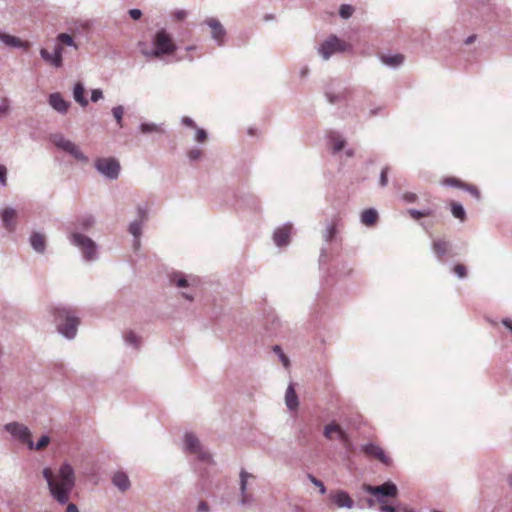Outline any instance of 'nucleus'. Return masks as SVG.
Masks as SVG:
<instances>
[{
  "mask_svg": "<svg viewBox=\"0 0 512 512\" xmlns=\"http://www.w3.org/2000/svg\"><path fill=\"white\" fill-rule=\"evenodd\" d=\"M0 184L4 187L7 185V169L3 165H0Z\"/></svg>",
  "mask_w": 512,
  "mask_h": 512,
  "instance_id": "53",
  "label": "nucleus"
},
{
  "mask_svg": "<svg viewBox=\"0 0 512 512\" xmlns=\"http://www.w3.org/2000/svg\"><path fill=\"white\" fill-rule=\"evenodd\" d=\"M207 139V132L202 128H196L195 140L204 142Z\"/></svg>",
  "mask_w": 512,
  "mask_h": 512,
  "instance_id": "50",
  "label": "nucleus"
},
{
  "mask_svg": "<svg viewBox=\"0 0 512 512\" xmlns=\"http://www.w3.org/2000/svg\"><path fill=\"white\" fill-rule=\"evenodd\" d=\"M291 231L292 225L290 223H286L283 226L278 227L273 234L275 244L279 247L287 245L290 240Z\"/></svg>",
  "mask_w": 512,
  "mask_h": 512,
  "instance_id": "17",
  "label": "nucleus"
},
{
  "mask_svg": "<svg viewBox=\"0 0 512 512\" xmlns=\"http://www.w3.org/2000/svg\"><path fill=\"white\" fill-rule=\"evenodd\" d=\"M68 154L81 163L86 164L89 161V158L82 152L78 145L72 148V150L69 151Z\"/></svg>",
  "mask_w": 512,
  "mask_h": 512,
  "instance_id": "38",
  "label": "nucleus"
},
{
  "mask_svg": "<svg viewBox=\"0 0 512 512\" xmlns=\"http://www.w3.org/2000/svg\"><path fill=\"white\" fill-rule=\"evenodd\" d=\"M361 450L369 457L378 459L385 465L391 464V459L386 455L385 451L374 443H367L362 446Z\"/></svg>",
  "mask_w": 512,
  "mask_h": 512,
  "instance_id": "15",
  "label": "nucleus"
},
{
  "mask_svg": "<svg viewBox=\"0 0 512 512\" xmlns=\"http://www.w3.org/2000/svg\"><path fill=\"white\" fill-rule=\"evenodd\" d=\"M279 326H280V320L278 319V317L273 316L271 319V326L268 327V330L271 334H275V333H277V329Z\"/></svg>",
  "mask_w": 512,
  "mask_h": 512,
  "instance_id": "51",
  "label": "nucleus"
},
{
  "mask_svg": "<svg viewBox=\"0 0 512 512\" xmlns=\"http://www.w3.org/2000/svg\"><path fill=\"white\" fill-rule=\"evenodd\" d=\"M142 223L141 221L134 220L130 223L128 231L134 237V246L138 248L140 246V236L142 234Z\"/></svg>",
  "mask_w": 512,
  "mask_h": 512,
  "instance_id": "31",
  "label": "nucleus"
},
{
  "mask_svg": "<svg viewBox=\"0 0 512 512\" xmlns=\"http://www.w3.org/2000/svg\"><path fill=\"white\" fill-rule=\"evenodd\" d=\"M148 218V205H138L137 206V219L138 221L144 222Z\"/></svg>",
  "mask_w": 512,
  "mask_h": 512,
  "instance_id": "42",
  "label": "nucleus"
},
{
  "mask_svg": "<svg viewBox=\"0 0 512 512\" xmlns=\"http://www.w3.org/2000/svg\"><path fill=\"white\" fill-rule=\"evenodd\" d=\"M453 272L458 278H465L467 276V269L463 264H456L453 267Z\"/></svg>",
  "mask_w": 512,
  "mask_h": 512,
  "instance_id": "45",
  "label": "nucleus"
},
{
  "mask_svg": "<svg viewBox=\"0 0 512 512\" xmlns=\"http://www.w3.org/2000/svg\"><path fill=\"white\" fill-rule=\"evenodd\" d=\"M63 52V45L56 41L53 52H49L47 49L41 48L40 56L48 65L54 68H61L63 66Z\"/></svg>",
  "mask_w": 512,
  "mask_h": 512,
  "instance_id": "9",
  "label": "nucleus"
},
{
  "mask_svg": "<svg viewBox=\"0 0 512 512\" xmlns=\"http://www.w3.org/2000/svg\"><path fill=\"white\" fill-rule=\"evenodd\" d=\"M404 199H405L406 201H408V202H414V201H415V199H416V195H415V194H411V193H410V194H406V195L404 196Z\"/></svg>",
  "mask_w": 512,
  "mask_h": 512,
  "instance_id": "64",
  "label": "nucleus"
},
{
  "mask_svg": "<svg viewBox=\"0 0 512 512\" xmlns=\"http://www.w3.org/2000/svg\"><path fill=\"white\" fill-rule=\"evenodd\" d=\"M9 111V101L3 98L0 102V114H6Z\"/></svg>",
  "mask_w": 512,
  "mask_h": 512,
  "instance_id": "57",
  "label": "nucleus"
},
{
  "mask_svg": "<svg viewBox=\"0 0 512 512\" xmlns=\"http://www.w3.org/2000/svg\"><path fill=\"white\" fill-rule=\"evenodd\" d=\"M43 477L47 482L52 498L61 505L67 504L76 483L73 467L65 462L60 466L56 475L53 474L50 468H44Z\"/></svg>",
  "mask_w": 512,
  "mask_h": 512,
  "instance_id": "1",
  "label": "nucleus"
},
{
  "mask_svg": "<svg viewBox=\"0 0 512 512\" xmlns=\"http://www.w3.org/2000/svg\"><path fill=\"white\" fill-rule=\"evenodd\" d=\"M443 184L446 186H449V187H459L462 189L464 188V185H465L459 179L452 178V177L446 178L443 181Z\"/></svg>",
  "mask_w": 512,
  "mask_h": 512,
  "instance_id": "46",
  "label": "nucleus"
},
{
  "mask_svg": "<svg viewBox=\"0 0 512 512\" xmlns=\"http://www.w3.org/2000/svg\"><path fill=\"white\" fill-rule=\"evenodd\" d=\"M338 224L339 220L336 217L326 222V227L325 230L323 231L324 241L330 243L335 239Z\"/></svg>",
  "mask_w": 512,
  "mask_h": 512,
  "instance_id": "24",
  "label": "nucleus"
},
{
  "mask_svg": "<svg viewBox=\"0 0 512 512\" xmlns=\"http://www.w3.org/2000/svg\"><path fill=\"white\" fill-rule=\"evenodd\" d=\"M188 13L184 9H178L173 13V16L176 20H183L187 17Z\"/></svg>",
  "mask_w": 512,
  "mask_h": 512,
  "instance_id": "56",
  "label": "nucleus"
},
{
  "mask_svg": "<svg viewBox=\"0 0 512 512\" xmlns=\"http://www.w3.org/2000/svg\"><path fill=\"white\" fill-rule=\"evenodd\" d=\"M52 313L57 331L66 339H74L80 324L76 310L70 306L58 305L52 309Z\"/></svg>",
  "mask_w": 512,
  "mask_h": 512,
  "instance_id": "3",
  "label": "nucleus"
},
{
  "mask_svg": "<svg viewBox=\"0 0 512 512\" xmlns=\"http://www.w3.org/2000/svg\"><path fill=\"white\" fill-rule=\"evenodd\" d=\"M184 450L197 455L199 461L205 463L212 462L211 454L203 450L200 440L191 432H186L184 434Z\"/></svg>",
  "mask_w": 512,
  "mask_h": 512,
  "instance_id": "8",
  "label": "nucleus"
},
{
  "mask_svg": "<svg viewBox=\"0 0 512 512\" xmlns=\"http://www.w3.org/2000/svg\"><path fill=\"white\" fill-rule=\"evenodd\" d=\"M329 142L332 144V153L336 154L340 152L346 144L345 139L337 132L331 131L328 134Z\"/></svg>",
  "mask_w": 512,
  "mask_h": 512,
  "instance_id": "27",
  "label": "nucleus"
},
{
  "mask_svg": "<svg viewBox=\"0 0 512 512\" xmlns=\"http://www.w3.org/2000/svg\"><path fill=\"white\" fill-rule=\"evenodd\" d=\"M29 243L37 253H44L46 249V240L43 234L33 232L29 237Z\"/></svg>",
  "mask_w": 512,
  "mask_h": 512,
  "instance_id": "21",
  "label": "nucleus"
},
{
  "mask_svg": "<svg viewBox=\"0 0 512 512\" xmlns=\"http://www.w3.org/2000/svg\"><path fill=\"white\" fill-rule=\"evenodd\" d=\"M95 223V220L92 216H84L77 220V224L79 228L82 230L90 229Z\"/></svg>",
  "mask_w": 512,
  "mask_h": 512,
  "instance_id": "40",
  "label": "nucleus"
},
{
  "mask_svg": "<svg viewBox=\"0 0 512 512\" xmlns=\"http://www.w3.org/2000/svg\"><path fill=\"white\" fill-rule=\"evenodd\" d=\"M102 98H103V92L101 89H93L91 91V101L92 102H97Z\"/></svg>",
  "mask_w": 512,
  "mask_h": 512,
  "instance_id": "54",
  "label": "nucleus"
},
{
  "mask_svg": "<svg viewBox=\"0 0 512 512\" xmlns=\"http://www.w3.org/2000/svg\"><path fill=\"white\" fill-rule=\"evenodd\" d=\"M354 12V8L353 6L349 5V4H342L340 6V9H339V15L343 18V19H348L349 17L352 16Z\"/></svg>",
  "mask_w": 512,
  "mask_h": 512,
  "instance_id": "44",
  "label": "nucleus"
},
{
  "mask_svg": "<svg viewBox=\"0 0 512 512\" xmlns=\"http://www.w3.org/2000/svg\"><path fill=\"white\" fill-rule=\"evenodd\" d=\"M349 90L344 87H336L334 81H332L325 88V96L330 104H339L347 100Z\"/></svg>",
  "mask_w": 512,
  "mask_h": 512,
  "instance_id": "12",
  "label": "nucleus"
},
{
  "mask_svg": "<svg viewBox=\"0 0 512 512\" xmlns=\"http://www.w3.org/2000/svg\"><path fill=\"white\" fill-rule=\"evenodd\" d=\"M308 479L311 481L313 485L319 488L321 494L326 493V487L324 486L322 481L314 477L312 474H308Z\"/></svg>",
  "mask_w": 512,
  "mask_h": 512,
  "instance_id": "48",
  "label": "nucleus"
},
{
  "mask_svg": "<svg viewBox=\"0 0 512 512\" xmlns=\"http://www.w3.org/2000/svg\"><path fill=\"white\" fill-rule=\"evenodd\" d=\"M309 74V68L307 66H304L300 70V77L305 78Z\"/></svg>",
  "mask_w": 512,
  "mask_h": 512,
  "instance_id": "62",
  "label": "nucleus"
},
{
  "mask_svg": "<svg viewBox=\"0 0 512 512\" xmlns=\"http://www.w3.org/2000/svg\"><path fill=\"white\" fill-rule=\"evenodd\" d=\"M350 49V45L339 39L336 35H330L317 47L318 54L323 60H328L332 55L338 52H344Z\"/></svg>",
  "mask_w": 512,
  "mask_h": 512,
  "instance_id": "5",
  "label": "nucleus"
},
{
  "mask_svg": "<svg viewBox=\"0 0 512 512\" xmlns=\"http://www.w3.org/2000/svg\"><path fill=\"white\" fill-rule=\"evenodd\" d=\"M363 490L373 496L380 504L387 503V498H395L398 495V488L396 484L387 481L379 486L364 485Z\"/></svg>",
  "mask_w": 512,
  "mask_h": 512,
  "instance_id": "7",
  "label": "nucleus"
},
{
  "mask_svg": "<svg viewBox=\"0 0 512 512\" xmlns=\"http://www.w3.org/2000/svg\"><path fill=\"white\" fill-rule=\"evenodd\" d=\"M239 490H240V499L239 504L242 506H250L254 502V497L252 494L247 492L248 489V480L255 479V476L246 470L242 469L239 473Z\"/></svg>",
  "mask_w": 512,
  "mask_h": 512,
  "instance_id": "11",
  "label": "nucleus"
},
{
  "mask_svg": "<svg viewBox=\"0 0 512 512\" xmlns=\"http://www.w3.org/2000/svg\"><path fill=\"white\" fill-rule=\"evenodd\" d=\"M53 144L60 150L69 153L77 144L65 138L62 134H55L51 138Z\"/></svg>",
  "mask_w": 512,
  "mask_h": 512,
  "instance_id": "22",
  "label": "nucleus"
},
{
  "mask_svg": "<svg viewBox=\"0 0 512 512\" xmlns=\"http://www.w3.org/2000/svg\"><path fill=\"white\" fill-rule=\"evenodd\" d=\"M204 24L211 29V38L215 44L219 47L224 46L226 43L227 31L222 23L217 18L210 17L204 21Z\"/></svg>",
  "mask_w": 512,
  "mask_h": 512,
  "instance_id": "10",
  "label": "nucleus"
},
{
  "mask_svg": "<svg viewBox=\"0 0 512 512\" xmlns=\"http://www.w3.org/2000/svg\"><path fill=\"white\" fill-rule=\"evenodd\" d=\"M336 434L337 435V438L340 440V441H344L346 439V434L345 432L342 430V428L340 427V425L336 424V423H331V424H328L324 427V436L327 438V439H333V434Z\"/></svg>",
  "mask_w": 512,
  "mask_h": 512,
  "instance_id": "25",
  "label": "nucleus"
},
{
  "mask_svg": "<svg viewBox=\"0 0 512 512\" xmlns=\"http://www.w3.org/2000/svg\"><path fill=\"white\" fill-rule=\"evenodd\" d=\"M380 61L387 67L396 69L404 63V56L400 53L381 55Z\"/></svg>",
  "mask_w": 512,
  "mask_h": 512,
  "instance_id": "23",
  "label": "nucleus"
},
{
  "mask_svg": "<svg viewBox=\"0 0 512 512\" xmlns=\"http://www.w3.org/2000/svg\"><path fill=\"white\" fill-rule=\"evenodd\" d=\"M56 41L60 42L62 45H67L75 49L78 48V45L75 43L73 37L67 33L58 34L56 37Z\"/></svg>",
  "mask_w": 512,
  "mask_h": 512,
  "instance_id": "35",
  "label": "nucleus"
},
{
  "mask_svg": "<svg viewBox=\"0 0 512 512\" xmlns=\"http://www.w3.org/2000/svg\"><path fill=\"white\" fill-rule=\"evenodd\" d=\"M181 123L187 127L196 128L195 122L190 117H183Z\"/></svg>",
  "mask_w": 512,
  "mask_h": 512,
  "instance_id": "59",
  "label": "nucleus"
},
{
  "mask_svg": "<svg viewBox=\"0 0 512 512\" xmlns=\"http://www.w3.org/2000/svg\"><path fill=\"white\" fill-rule=\"evenodd\" d=\"M48 104L57 113L64 115L68 112L71 103L64 99L61 93L54 92L48 96Z\"/></svg>",
  "mask_w": 512,
  "mask_h": 512,
  "instance_id": "14",
  "label": "nucleus"
},
{
  "mask_svg": "<svg viewBox=\"0 0 512 512\" xmlns=\"http://www.w3.org/2000/svg\"><path fill=\"white\" fill-rule=\"evenodd\" d=\"M16 210L14 208H6L1 213V220L4 226L12 231L15 228L14 220L16 218Z\"/></svg>",
  "mask_w": 512,
  "mask_h": 512,
  "instance_id": "29",
  "label": "nucleus"
},
{
  "mask_svg": "<svg viewBox=\"0 0 512 512\" xmlns=\"http://www.w3.org/2000/svg\"><path fill=\"white\" fill-rule=\"evenodd\" d=\"M0 42L10 48L27 50L30 46L29 42L23 41L20 38L7 34L0 30Z\"/></svg>",
  "mask_w": 512,
  "mask_h": 512,
  "instance_id": "18",
  "label": "nucleus"
},
{
  "mask_svg": "<svg viewBox=\"0 0 512 512\" xmlns=\"http://www.w3.org/2000/svg\"><path fill=\"white\" fill-rule=\"evenodd\" d=\"M209 506L205 501H201L197 506V512H208Z\"/></svg>",
  "mask_w": 512,
  "mask_h": 512,
  "instance_id": "60",
  "label": "nucleus"
},
{
  "mask_svg": "<svg viewBox=\"0 0 512 512\" xmlns=\"http://www.w3.org/2000/svg\"><path fill=\"white\" fill-rule=\"evenodd\" d=\"M380 512H397V507L393 505H388L387 503L381 504L379 508Z\"/></svg>",
  "mask_w": 512,
  "mask_h": 512,
  "instance_id": "58",
  "label": "nucleus"
},
{
  "mask_svg": "<svg viewBox=\"0 0 512 512\" xmlns=\"http://www.w3.org/2000/svg\"><path fill=\"white\" fill-rule=\"evenodd\" d=\"M477 36L475 34L473 35H470L469 37L466 38V40L464 41V43L466 45H469L471 43H473L475 40H476Z\"/></svg>",
  "mask_w": 512,
  "mask_h": 512,
  "instance_id": "63",
  "label": "nucleus"
},
{
  "mask_svg": "<svg viewBox=\"0 0 512 512\" xmlns=\"http://www.w3.org/2000/svg\"><path fill=\"white\" fill-rule=\"evenodd\" d=\"M113 484L122 492L128 490L131 486L129 477L124 472H117L112 478Z\"/></svg>",
  "mask_w": 512,
  "mask_h": 512,
  "instance_id": "26",
  "label": "nucleus"
},
{
  "mask_svg": "<svg viewBox=\"0 0 512 512\" xmlns=\"http://www.w3.org/2000/svg\"><path fill=\"white\" fill-rule=\"evenodd\" d=\"M388 172H389L388 166H385L384 168H382L380 177H379V185L381 187H386L388 184Z\"/></svg>",
  "mask_w": 512,
  "mask_h": 512,
  "instance_id": "47",
  "label": "nucleus"
},
{
  "mask_svg": "<svg viewBox=\"0 0 512 512\" xmlns=\"http://www.w3.org/2000/svg\"><path fill=\"white\" fill-rule=\"evenodd\" d=\"M50 442L48 435H43L38 442L35 444L32 440L29 441L28 447L34 450H41L46 447Z\"/></svg>",
  "mask_w": 512,
  "mask_h": 512,
  "instance_id": "39",
  "label": "nucleus"
},
{
  "mask_svg": "<svg viewBox=\"0 0 512 512\" xmlns=\"http://www.w3.org/2000/svg\"><path fill=\"white\" fill-rule=\"evenodd\" d=\"M408 212L411 215V217L416 220L420 219L422 217L430 216L432 214V211L430 209H425V210L409 209Z\"/></svg>",
  "mask_w": 512,
  "mask_h": 512,
  "instance_id": "43",
  "label": "nucleus"
},
{
  "mask_svg": "<svg viewBox=\"0 0 512 512\" xmlns=\"http://www.w3.org/2000/svg\"><path fill=\"white\" fill-rule=\"evenodd\" d=\"M378 213L375 209L369 208L361 213V223L366 226H372L376 223Z\"/></svg>",
  "mask_w": 512,
  "mask_h": 512,
  "instance_id": "32",
  "label": "nucleus"
},
{
  "mask_svg": "<svg viewBox=\"0 0 512 512\" xmlns=\"http://www.w3.org/2000/svg\"><path fill=\"white\" fill-rule=\"evenodd\" d=\"M466 191H468L472 196H474L476 199H480V192L477 189V187L473 185H464V188Z\"/></svg>",
  "mask_w": 512,
  "mask_h": 512,
  "instance_id": "52",
  "label": "nucleus"
},
{
  "mask_svg": "<svg viewBox=\"0 0 512 512\" xmlns=\"http://www.w3.org/2000/svg\"><path fill=\"white\" fill-rule=\"evenodd\" d=\"M68 239L73 246L80 249L85 261L97 259V244L91 238L79 232H72Z\"/></svg>",
  "mask_w": 512,
  "mask_h": 512,
  "instance_id": "4",
  "label": "nucleus"
},
{
  "mask_svg": "<svg viewBox=\"0 0 512 512\" xmlns=\"http://www.w3.org/2000/svg\"><path fill=\"white\" fill-rule=\"evenodd\" d=\"M285 403L289 410H296L299 405L298 396L295 392L293 384H289L286 389Z\"/></svg>",
  "mask_w": 512,
  "mask_h": 512,
  "instance_id": "28",
  "label": "nucleus"
},
{
  "mask_svg": "<svg viewBox=\"0 0 512 512\" xmlns=\"http://www.w3.org/2000/svg\"><path fill=\"white\" fill-rule=\"evenodd\" d=\"M273 352L278 356L279 360L281 361L285 368H288L290 366L289 358L284 354L282 348L279 345H275L273 347Z\"/></svg>",
  "mask_w": 512,
  "mask_h": 512,
  "instance_id": "41",
  "label": "nucleus"
},
{
  "mask_svg": "<svg viewBox=\"0 0 512 512\" xmlns=\"http://www.w3.org/2000/svg\"><path fill=\"white\" fill-rule=\"evenodd\" d=\"M128 13L133 20H139L142 16V11L137 8L130 9Z\"/></svg>",
  "mask_w": 512,
  "mask_h": 512,
  "instance_id": "55",
  "label": "nucleus"
},
{
  "mask_svg": "<svg viewBox=\"0 0 512 512\" xmlns=\"http://www.w3.org/2000/svg\"><path fill=\"white\" fill-rule=\"evenodd\" d=\"M187 156H188V159H189L191 162H193V161H197V160H199V159L201 158V156H202V151H201V149H199V148H193V149H191V150L188 152Z\"/></svg>",
  "mask_w": 512,
  "mask_h": 512,
  "instance_id": "49",
  "label": "nucleus"
},
{
  "mask_svg": "<svg viewBox=\"0 0 512 512\" xmlns=\"http://www.w3.org/2000/svg\"><path fill=\"white\" fill-rule=\"evenodd\" d=\"M94 167L99 174L108 180H116L121 169L119 161L114 157L97 158Z\"/></svg>",
  "mask_w": 512,
  "mask_h": 512,
  "instance_id": "6",
  "label": "nucleus"
},
{
  "mask_svg": "<svg viewBox=\"0 0 512 512\" xmlns=\"http://www.w3.org/2000/svg\"><path fill=\"white\" fill-rule=\"evenodd\" d=\"M139 132L143 135L149 134H159L162 135L165 133V127L163 123H154V122H142L139 127Z\"/></svg>",
  "mask_w": 512,
  "mask_h": 512,
  "instance_id": "20",
  "label": "nucleus"
},
{
  "mask_svg": "<svg viewBox=\"0 0 512 512\" xmlns=\"http://www.w3.org/2000/svg\"><path fill=\"white\" fill-rule=\"evenodd\" d=\"M451 243L444 239H435L432 242V251L439 261H443L444 257L449 253Z\"/></svg>",
  "mask_w": 512,
  "mask_h": 512,
  "instance_id": "19",
  "label": "nucleus"
},
{
  "mask_svg": "<svg viewBox=\"0 0 512 512\" xmlns=\"http://www.w3.org/2000/svg\"><path fill=\"white\" fill-rule=\"evenodd\" d=\"M112 115L118 125L119 128L123 127V115H124V107L122 105H118L112 108Z\"/></svg>",
  "mask_w": 512,
  "mask_h": 512,
  "instance_id": "37",
  "label": "nucleus"
},
{
  "mask_svg": "<svg viewBox=\"0 0 512 512\" xmlns=\"http://www.w3.org/2000/svg\"><path fill=\"white\" fill-rule=\"evenodd\" d=\"M170 281L180 288L190 286V283L188 282L187 278L181 273H174L171 276Z\"/></svg>",
  "mask_w": 512,
  "mask_h": 512,
  "instance_id": "36",
  "label": "nucleus"
},
{
  "mask_svg": "<svg viewBox=\"0 0 512 512\" xmlns=\"http://www.w3.org/2000/svg\"><path fill=\"white\" fill-rule=\"evenodd\" d=\"M85 88L81 82H77L73 87V97L74 100L81 106L86 107L88 105V100L84 96Z\"/></svg>",
  "mask_w": 512,
  "mask_h": 512,
  "instance_id": "30",
  "label": "nucleus"
},
{
  "mask_svg": "<svg viewBox=\"0 0 512 512\" xmlns=\"http://www.w3.org/2000/svg\"><path fill=\"white\" fill-rule=\"evenodd\" d=\"M329 497L338 508L351 509L354 506V501L346 491L338 490L331 493Z\"/></svg>",
  "mask_w": 512,
  "mask_h": 512,
  "instance_id": "16",
  "label": "nucleus"
},
{
  "mask_svg": "<svg viewBox=\"0 0 512 512\" xmlns=\"http://www.w3.org/2000/svg\"><path fill=\"white\" fill-rule=\"evenodd\" d=\"M451 213H452V215H453L455 218H457V219H459V220H461V221H464V220H465V218H466V212H465V209H464V207H463L461 204H459V203H455V202H453V203L451 204Z\"/></svg>",
  "mask_w": 512,
  "mask_h": 512,
  "instance_id": "34",
  "label": "nucleus"
},
{
  "mask_svg": "<svg viewBox=\"0 0 512 512\" xmlns=\"http://www.w3.org/2000/svg\"><path fill=\"white\" fill-rule=\"evenodd\" d=\"M152 44L153 48H149L146 43L139 42L140 52L147 60L170 55L177 49L171 34L165 28L157 30L152 37Z\"/></svg>",
  "mask_w": 512,
  "mask_h": 512,
  "instance_id": "2",
  "label": "nucleus"
},
{
  "mask_svg": "<svg viewBox=\"0 0 512 512\" xmlns=\"http://www.w3.org/2000/svg\"><path fill=\"white\" fill-rule=\"evenodd\" d=\"M5 430L13 437L19 439L22 443L29 444L31 440V431L23 424L12 422L5 425Z\"/></svg>",
  "mask_w": 512,
  "mask_h": 512,
  "instance_id": "13",
  "label": "nucleus"
},
{
  "mask_svg": "<svg viewBox=\"0 0 512 512\" xmlns=\"http://www.w3.org/2000/svg\"><path fill=\"white\" fill-rule=\"evenodd\" d=\"M66 512H79V509L74 503H69L67 505Z\"/></svg>",
  "mask_w": 512,
  "mask_h": 512,
  "instance_id": "61",
  "label": "nucleus"
},
{
  "mask_svg": "<svg viewBox=\"0 0 512 512\" xmlns=\"http://www.w3.org/2000/svg\"><path fill=\"white\" fill-rule=\"evenodd\" d=\"M124 341L126 345L139 349L141 344V338L136 335L133 331H129L124 335Z\"/></svg>",
  "mask_w": 512,
  "mask_h": 512,
  "instance_id": "33",
  "label": "nucleus"
}]
</instances>
